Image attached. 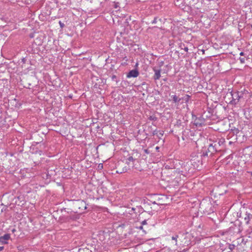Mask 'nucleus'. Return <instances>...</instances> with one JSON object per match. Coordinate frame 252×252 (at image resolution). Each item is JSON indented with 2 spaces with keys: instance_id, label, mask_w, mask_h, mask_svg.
<instances>
[{
  "instance_id": "f257e3e1",
  "label": "nucleus",
  "mask_w": 252,
  "mask_h": 252,
  "mask_svg": "<svg viewBox=\"0 0 252 252\" xmlns=\"http://www.w3.org/2000/svg\"><path fill=\"white\" fill-rule=\"evenodd\" d=\"M87 209V204L83 200L74 201L72 203V210L74 213L82 214Z\"/></svg>"
},
{
  "instance_id": "f03ea898",
  "label": "nucleus",
  "mask_w": 252,
  "mask_h": 252,
  "mask_svg": "<svg viewBox=\"0 0 252 252\" xmlns=\"http://www.w3.org/2000/svg\"><path fill=\"white\" fill-rule=\"evenodd\" d=\"M226 95L227 96H230L232 98V99L229 102V103L235 105L238 104L240 99L243 97L244 93L242 92L231 91L230 93H227Z\"/></svg>"
},
{
  "instance_id": "7ed1b4c3",
  "label": "nucleus",
  "mask_w": 252,
  "mask_h": 252,
  "mask_svg": "<svg viewBox=\"0 0 252 252\" xmlns=\"http://www.w3.org/2000/svg\"><path fill=\"white\" fill-rule=\"evenodd\" d=\"M216 144H210L207 150L205 152H203L201 156L202 157H212L215 153H216L217 150L216 148Z\"/></svg>"
},
{
  "instance_id": "20e7f679",
  "label": "nucleus",
  "mask_w": 252,
  "mask_h": 252,
  "mask_svg": "<svg viewBox=\"0 0 252 252\" xmlns=\"http://www.w3.org/2000/svg\"><path fill=\"white\" fill-rule=\"evenodd\" d=\"M126 164L123 161L119 162L116 166V172L119 174L126 172L128 168Z\"/></svg>"
},
{
  "instance_id": "39448f33",
  "label": "nucleus",
  "mask_w": 252,
  "mask_h": 252,
  "mask_svg": "<svg viewBox=\"0 0 252 252\" xmlns=\"http://www.w3.org/2000/svg\"><path fill=\"white\" fill-rule=\"evenodd\" d=\"M179 238V236L178 235H174L171 237V240L170 242L171 247L174 249V251L177 250V248L178 247V239Z\"/></svg>"
},
{
  "instance_id": "423d86ee",
  "label": "nucleus",
  "mask_w": 252,
  "mask_h": 252,
  "mask_svg": "<svg viewBox=\"0 0 252 252\" xmlns=\"http://www.w3.org/2000/svg\"><path fill=\"white\" fill-rule=\"evenodd\" d=\"M10 238L9 234H5L3 236L0 237V244L1 245L7 244V240Z\"/></svg>"
},
{
  "instance_id": "0eeeda50",
  "label": "nucleus",
  "mask_w": 252,
  "mask_h": 252,
  "mask_svg": "<svg viewBox=\"0 0 252 252\" xmlns=\"http://www.w3.org/2000/svg\"><path fill=\"white\" fill-rule=\"evenodd\" d=\"M139 75V72L137 70H130L127 74V78L136 77Z\"/></svg>"
},
{
  "instance_id": "6e6552de",
  "label": "nucleus",
  "mask_w": 252,
  "mask_h": 252,
  "mask_svg": "<svg viewBox=\"0 0 252 252\" xmlns=\"http://www.w3.org/2000/svg\"><path fill=\"white\" fill-rule=\"evenodd\" d=\"M153 70L154 71V72H155V74L153 76V78H154V79L155 80H158L161 75H160V69H156V68H153Z\"/></svg>"
},
{
  "instance_id": "1a4fd4ad",
  "label": "nucleus",
  "mask_w": 252,
  "mask_h": 252,
  "mask_svg": "<svg viewBox=\"0 0 252 252\" xmlns=\"http://www.w3.org/2000/svg\"><path fill=\"white\" fill-rule=\"evenodd\" d=\"M195 125L196 126H201L204 123V120L201 118L196 119L195 120Z\"/></svg>"
},
{
  "instance_id": "9d476101",
  "label": "nucleus",
  "mask_w": 252,
  "mask_h": 252,
  "mask_svg": "<svg viewBox=\"0 0 252 252\" xmlns=\"http://www.w3.org/2000/svg\"><path fill=\"white\" fill-rule=\"evenodd\" d=\"M171 97L172 98V100L174 103H178L179 102L181 98H179L177 95H173L171 96Z\"/></svg>"
},
{
  "instance_id": "9b49d317",
  "label": "nucleus",
  "mask_w": 252,
  "mask_h": 252,
  "mask_svg": "<svg viewBox=\"0 0 252 252\" xmlns=\"http://www.w3.org/2000/svg\"><path fill=\"white\" fill-rule=\"evenodd\" d=\"M252 218V215L250 213H246V217H245V220L246 221V223L248 224L249 223L250 220Z\"/></svg>"
},
{
  "instance_id": "f8f14e48",
  "label": "nucleus",
  "mask_w": 252,
  "mask_h": 252,
  "mask_svg": "<svg viewBox=\"0 0 252 252\" xmlns=\"http://www.w3.org/2000/svg\"><path fill=\"white\" fill-rule=\"evenodd\" d=\"M190 96L188 94H186L184 97H183L182 99L185 100V102L187 103L190 98Z\"/></svg>"
},
{
  "instance_id": "ddd939ff",
  "label": "nucleus",
  "mask_w": 252,
  "mask_h": 252,
  "mask_svg": "<svg viewBox=\"0 0 252 252\" xmlns=\"http://www.w3.org/2000/svg\"><path fill=\"white\" fill-rule=\"evenodd\" d=\"M180 47L182 49H183L186 52H188V48L187 47H186L185 46V45L184 44H181L180 45Z\"/></svg>"
},
{
  "instance_id": "4468645a",
  "label": "nucleus",
  "mask_w": 252,
  "mask_h": 252,
  "mask_svg": "<svg viewBox=\"0 0 252 252\" xmlns=\"http://www.w3.org/2000/svg\"><path fill=\"white\" fill-rule=\"evenodd\" d=\"M149 119L151 120V121H156L157 120V118L155 116H150L149 117Z\"/></svg>"
},
{
  "instance_id": "2eb2a0df",
  "label": "nucleus",
  "mask_w": 252,
  "mask_h": 252,
  "mask_svg": "<svg viewBox=\"0 0 252 252\" xmlns=\"http://www.w3.org/2000/svg\"><path fill=\"white\" fill-rule=\"evenodd\" d=\"M239 60H240L241 63H244L245 62L246 57H240Z\"/></svg>"
},
{
  "instance_id": "dca6fc26",
  "label": "nucleus",
  "mask_w": 252,
  "mask_h": 252,
  "mask_svg": "<svg viewBox=\"0 0 252 252\" xmlns=\"http://www.w3.org/2000/svg\"><path fill=\"white\" fill-rule=\"evenodd\" d=\"M112 80L113 81H115L116 83H118V81L117 80V76L115 75H113L111 77Z\"/></svg>"
},
{
  "instance_id": "f3484780",
  "label": "nucleus",
  "mask_w": 252,
  "mask_h": 252,
  "mask_svg": "<svg viewBox=\"0 0 252 252\" xmlns=\"http://www.w3.org/2000/svg\"><path fill=\"white\" fill-rule=\"evenodd\" d=\"M141 224L143 226H144V225H147L148 224L147 220H143L141 222Z\"/></svg>"
},
{
  "instance_id": "a211bd4d",
  "label": "nucleus",
  "mask_w": 252,
  "mask_h": 252,
  "mask_svg": "<svg viewBox=\"0 0 252 252\" xmlns=\"http://www.w3.org/2000/svg\"><path fill=\"white\" fill-rule=\"evenodd\" d=\"M127 160L128 161H133L134 160V159L133 158L132 156H130L127 158Z\"/></svg>"
},
{
  "instance_id": "6ab92c4d",
  "label": "nucleus",
  "mask_w": 252,
  "mask_h": 252,
  "mask_svg": "<svg viewBox=\"0 0 252 252\" xmlns=\"http://www.w3.org/2000/svg\"><path fill=\"white\" fill-rule=\"evenodd\" d=\"M158 133V131L156 129H155V130L153 131V135H157Z\"/></svg>"
},
{
  "instance_id": "aec40b11",
  "label": "nucleus",
  "mask_w": 252,
  "mask_h": 252,
  "mask_svg": "<svg viewBox=\"0 0 252 252\" xmlns=\"http://www.w3.org/2000/svg\"><path fill=\"white\" fill-rule=\"evenodd\" d=\"M59 24L62 28H63L64 26V24L61 21H59Z\"/></svg>"
},
{
  "instance_id": "412c9836",
  "label": "nucleus",
  "mask_w": 252,
  "mask_h": 252,
  "mask_svg": "<svg viewBox=\"0 0 252 252\" xmlns=\"http://www.w3.org/2000/svg\"><path fill=\"white\" fill-rule=\"evenodd\" d=\"M157 22V17H155L154 20L152 21L153 24H156Z\"/></svg>"
},
{
  "instance_id": "4be33fe9",
  "label": "nucleus",
  "mask_w": 252,
  "mask_h": 252,
  "mask_svg": "<svg viewBox=\"0 0 252 252\" xmlns=\"http://www.w3.org/2000/svg\"><path fill=\"white\" fill-rule=\"evenodd\" d=\"M137 228L139 229L143 230V226L141 224L140 226L137 227Z\"/></svg>"
},
{
  "instance_id": "5701e85b",
  "label": "nucleus",
  "mask_w": 252,
  "mask_h": 252,
  "mask_svg": "<svg viewBox=\"0 0 252 252\" xmlns=\"http://www.w3.org/2000/svg\"><path fill=\"white\" fill-rule=\"evenodd\" d=\"M144 151L147 154H150V152H149V151L148 149H144Z\"/></svg>"
},
{
  "instance_id": "b1692460",
  "label": "nucleus",
  "mask_w": 252,
  "mask_h": 252,
  "mask_svg": "<svg viewBox=\"0 0 252 252\" xmlns=\"http://www.w3.org/2000/svg\"><path fill=\"white\" fill-rule=\"evenodd\" d=\"M234 247H235V246L234 245H230L229 246V248L231 250H232L233 249H234Z\"/></svg>"
},
{
  "instance_id": "393cba45",
  "label": "nucleus",
  "mask_w": 252,
  "mask_h": 252,
  "mask_svg": "<svg viewBox=\"0 0 252 252\" xmlns=\"http://www.w3.org/2000/svg\"><path fill=\"white\" fill-rule=\"evenodd\" d=\"M16 229L15 228H13L12 230H11V232L14 233L15 231H16Z\"/></svg>"
},
{
  "instance_id": "a878e982",
  "label": "nucleus",
  "mask_w": 252,
  "mask_h": 252,
  "mask_svg": "<svg viewBox=\"0 0 252 252\" xmlns=\"http://www.w3.org/2000/svg\"><path fill=\"white\" fill-rule=\"evenodd\" d=\"M240 56H244V52H241L240 53Z\"/></svg>"
},
{
  "instance_id": "bb28decb",
  "label": "nucleus",
  "mask_w": 252,
  "mask_h": 252,
  "mask_svg": "<svg viewBox=\"0 0 252 252\" xmlns=\"http://www.w3.org/2000/svg\"><path fill=\"white\" fill-rule=\"evenodd\" d=\"M4 249L3 246H0V251H1Z\"/></svg>"
},
{
  "instance_id": "cd10ccee",
  "label": "nucleus",
  "mask_w": 252,
  "mask_h": 252,
  "mask_svg": "<svg viewBox=\"0 0 252 252\" xmlns=\"http://www.w3.org/2000/svg\"><path fill=\"white\" fill-rule=\"evenodd\" d=\"M159 134H160V135H161V136H162V135H163V133H162V132H160V133H159Z\"/></svg>"
},
{
  "instance_id": "c85d7f7f",
  "label": "nucleus",
  "mask_w": 252,
  "mask_h": 252,
  "mask_svg": "<svg viewBox=\"0 0 252 252\" xmlns=\"http://www.w3.org/2000/svg\"><path fill=\"white\" fill-rule=\"evenodd\" d=\"M248 173H250L251 175H252V172H248Z\"/></svg>"
},
{
  "instance_id": "c756f323",
  "label": "nucleus",
  "mask_w": 252,
  "mask_h": 252,
  "mask_svg": "<svg viewBox=\"0 0 252 252\" xmlns=\"http://www.w3.org/2000/svg\"><path fill=\"white\" fill-rule=\"evenodd\" d=\"M158 148H158V147H156L157 150H158Z\"/></svg>"
}]
</instances>
